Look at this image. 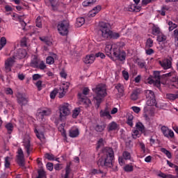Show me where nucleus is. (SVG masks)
<instances>
[{
	"mask_svg": "<svg viewBox=\"0 0 178 178\" xmlns=\"http://www.w3.org/2000/svg\"><path fill=\"white\" fill-rule=\"evenodd\" d=\"M104 51L108 58H111L112 55H113V56L117 58V59L121 62L126 60V52L123 51H120V47L118 44H111L106 43Z\"/></svg>",
	"mask_w": 178,
	"mask_h": 178,
	"instance_id": "1",
	"label": "nucleus"
},
{
	"mask_svg": "<svg viewBox=\"0 0 178 178\" xmlns=\"http://www.w3.org/2000/svg\"><path fill=\"white\" fill-rule=\"evenodd\" d=\"M92 91L95 94L93 97L94 102H95L97 107H99V104L102 102V99L108 95V93L106 92V86L104 83H100L92 88Z\"/></svg>",
	"mask_w": 178,
	"mask_h": 178,
	"instance_id": "2",
	"label": "nucleus"
},
{
	"mask_svg": "<svg viewBox=\"0 0 178 178\" xmlns=\"http://www.w3.org/2000/svg\"><path fill=\"white\" fill-rule=\"evenodd\" d=\"M114 155L115 153L113 152V149H112V148H106L104 156L102 159H99L97 162L98 166L112 168V161H113V158H115Z\"/></svg>",
	"mask_w": 178,
	"mask_h": 178,
	"instance_id": "3",
	"label": "nucleus"
},
{
	"mask_svg": "<svg viewBox=\"0 0 178 178\" xmlns=\"http://www.w3.org/2000/svg\"><path fill=\"white\" fill-rule=\"evenodd\" d=\"M98 33L102 40H108L111 37V34H112L111 25L106 22H100L99 24Z\"/></svg>",
	"mask_w": 178,
	"mask_h": 178,
	"instance_id": "4",
	"label": "nucleus"
},
{
	"mask_svg": "<svg viewBox=\"0 0 178 178\" xmlns=\"http://www.w3.org/2000/svg\"><path fill=\"white\" fill-rule=\"evenodd\" d=\"M69 22L64 20L58 23L57 26L58 31L60 35H67L69 34Z\"/></svg>",
	"mask_w": 178,
	"mask_h": 178,
	"instance_id": "5",
	"label": "nucleus"
},
{
	"mask_svg": "<svg viewBox=\"0 0 178 178\" xmlns=\"http://www.w3.org/2000/svg\"><path fill=\"white\" fill-rule=\"evenodd\" d=\"M59 118L60 120H62L66 116L70 115V105L68 103H64L59 107Z\"/></svg>",
	"mask_w": 178,
	"mask_h": 178,
	"instance_id": "6",
	"label": "nucleus"
},
{
	"mask_svg": "<svg viewBox=\"0 0 178 178\" xmlns=\"http://www.w3.org/2000/svg\"><path fill=\"white\" fill-rule=\"evenodd\" d=\"M23 146L29 156V155H30V154L33 151V147H31L30 135L26 134L24 136L23 139Z\"/></svg>",
	"mask_w": 178,
	"mask_h": 178,
	"instance_id": "7",
	"label": "nucleus"
},
{
	"mask_svg": "<svg viewBox=\"0 0 178 178\" xmlns=\"http://www.w3.org/2000/svg\"><path fill=\"white\" fill-rule=\"evenodd\" d=\"M154 77L155 79L152 78H148L147 83L149 84H154V86H156L159 87L161 86V72L155 71L154 72Z\"/></svg>",
	"mask_w": 178,
	"mask_h": 178,
	"instance_id": "8",
	"label": "nucleus"
},
{
	"mask_svg": "<svg viewBox=\"0 0 178 178\" xmlns=\"http://www.w3.org/2000/svg\"><path fill=\"white\" fill-rule=\"evenodd\" d=\"M145 95L147 98L146 105L154 106L156 104V100L155 99V94L152 90H146Z\"/></svg>",
	"mask_w": 178,
	"mask_h": 178,
	"instance_id": "9",
	"label": "nucleus"
},
{
	"mask_svg": "<svg viewBox=\"0 0 178 178\" xmlns=\"http://www.w3.org/2000/svg\"><path fill=\"white\" fill-rule=\"evenodd\" d=\"M152 106L147 105L143 108V116L145 119L154 118L155 116V110L152 108Z\"/></svg>",
	"mask_w": 178,
	"mask_h": 178,
	"instance_id": "10",
	"label": "nucleus"
},
{
	"mask_svg": "<svg viewBox=\"0 0 178 178\" xmlns=\"http://www.w3.org/2000/svg\"><path fill=\"white\" fill-rule=\"evenodd\" d=\"M16 62V58H13V56L11 58H8L5 61V70L6 73H9V72H12V67L15 65Z\"/></svg>",
	"mask_w": 178,
	"mask_h": 178,
	"instance_id": "11",
	"label": "nucleus"
},
{
	"mask_svg": "<svg viewBox=\"0 0 178 178\" xmlns=\"http://www.w3.org/2000/svg\"><path fill=\"white\" fill-rule=\"evenodd\" d=\"M161 133L166 138H175V132L172 129H169L166 126H162L161 127Z\"/></svg>",
	"mask_w": 178,
	"mask_h": 178,
	"instance_id": "12",
	"label": "nucleus"
},
{
	"mask_svg": "<svg viewBox=\"0 0 178 178\" xmlns=\"http://www.w3.org/2000/svg\"><path fill=\"white\" fill-rule=\"evenodd\" d=\"M27 56V51L24 49H18L13 55V58L16 59H24Z\"/></svg>",
	"mask_w": 178,
	"mask_h": 178,
	"instance_id": "13",
	"label": "nucleus"
},
{
	"mask_svg": "<svg viewBox=\"0 0 178 178\" xmlns=\"http://www.w3.org/2000/svg\"><path fill=\"white\" fill-rule=\"evenodd\" d=\"M159 63L165 70H168V69H170L172 67V61L169 59L160 60L159 61Z\"/></svg>",
	"mask_w": 178,
	"mask_h": 178,
	"instance_id": "14",
	"label": "nucleus"
},
{
	"mask_svg": "<svg viewBox=\"0 0 178 178\" xmlns=\"http://www.w3.org/2000/svg\"><path fill=\"white\" fill-rule=\"evenodd\" d=\"M17 162L20 166H24V154L22 148L18 149Z\"/></svg>",
	"mask_w": 178,
	"mask_h": 178,
	"instance_id": "15",
	"label": "nucleus"
},
{
	"mask_svg": "<svg viewBox=\"0 0 178 178\" xmlns=\"http://www.w3.org/2000/svg\"><path fill=\"white\" fill-rule=\"evenodd\" d=\"M115 88L118 91L117 97H118V98H120L124 95V86H123L122 83H118L115 85Z\"/></svg>",
	"mask_w": 178,
	"mask_h": 178,
	"instance_id": "16",
	"label": "nucleus"
},
{
	"mask_svg": "<svg viewBox=\"0 0 178 178\" xmlns=\"http://www.w3.org/2000/svg\"><path fill=\"white\" fill-rule=\"evenodd\" d=\"M79 134L80 130L77 127H73L69 131V136L71 138H76Z\"/></svg>",
	"mask_w": 178,
	"mask_h": 178,
	"instance_id": "17",
	"label": "nucleus"
},
{
	"mask_svg": "<svg viewBox=\"0 0 178 178\" xmlns=\"http://www.w3.org/2000/svg\"><path fill=\"white\" fill-rule=\"evenodd\" d=\"M70 86V83L69 82H65L62 84L60 89L63 90L61 92H60V98H63L65 95H66V92H67V90L69 89V87Z\"/></svg>",
	"mask_w": 178,
	"mask_h": 178,
	"instance_id": "18",
	"label": "nucleus"
},
{
	"mask_svg": "<svg viewBox=\"0 0 178 178\" xmlns=\"http://www.w3.org/2000/svg\"><path fill=\"white\" fill-rule=\"evenodd\" d=\"M95 60V56H94V54H90L86 56V58L83 60V62L86 65H90L91 63H94Z\"/></svg>",
	"mask_w": 178,
	"mask_h": 178,
	"instance_id": "19",
	"label": "nucleus"
},
{
	"mask_svg": "<svg viewBox=\"0 0 178 178\" xmlns=\"http://www.w3.org/2000/svg\"><path fill=\"white\" fill-rule=\"evenodd\" d=\"M40 60L37 56H32L31 61V67H38V64L40 63Z\"/></svg>",
	"mask_w": 178,
	"mask_h": 178,
	"instance_id": "20",
	"label": "nucleus"
},
{
	"mask_svg": "<svg viewBox=\"0 0 178 178\" xmlns=\"http://www.w3.org/2000/svg\"><path fill=\"white\" fill-rule=\"evenodd\" d=\"M100 117L104 118V119H108V120L112 119V115H111V113L108 109L102 110L100 111Z\"/></svg>",
	"mask_w": 178,
	"mask_h": 178,
	"instance_id": "21",
	"label": "nucleus"
},
{
	"mask_svg": "<svg viewBox=\"0 0 178 178\" xmlns=\"http://www.w3.org/2000/svg\"><path fill=\"white\" fill-rule=\"evenodd\" d=\"M17 102L18 104H19V105H21L22 106H23V105H26L27 102H29L27 99L23 97L22 95H19L17 96Z\"/></svg>",
	"mask_w": 178,
	"mask_h": 178,
	"instance_id": "22",
	"label": "nucleus"
},
{
	"mask_svg": "<svg viewBox=\"0 0 178 178\" xmlns=\"http://www.w3.org/2000/svg\"><path fill=\"white\" fill-rule=\"evenodd\" d=\"M101 10V6H97L95 7L92 10L89 12V17H94L97 13Z\"/></svg>",
	"mask_w": 178,
	"mask_h": 178,
	"instance_id": "23",
	"label": "nucleus"
},
{
	"mask_svg": "<svg viewBox=\"0 0 178 178\" xmlns=\"http://www.w3.org/2000/svg\"><path fill=\"white\" fill-rule=\"evenodd\" d=\"M38 113L40 116H49V115L52 113V111H51V108H44L39 111Z\"/></svg>",
	"mask_w": 178,
	"mask_h": 178,
	"instance_id": "24",
	"label": "nucleus"
},
{
	"mask_svg": "<svg viewBox=\"0 0 178 178\" xmlns=\"http://www.w3.org/2000/svg\"><path fill=\"white\" fill-rule=\"evenodd\" d=\"M106 127L104 124H97L94 126V129L97 133H102V131L105 130Z\"/></svg>",
	"mask_w": 178,
	"mask_h": 178,
	"instance_id": "25",
	"label": "nucleus"
},
{
	"mask_svg": "<svg viewBox=\"0 0 178 178\" xmlns=\"http://www.w3.org/2000/svg\"><path fill=\"white\" fill-rule=\"evenodd\" d=\"M128 10H129V12H140V10H141V7L136 4H131L128 8Z\"/></svg>",
	"mask_w": 178,
	"mask_h": 178,
	"instance_id": "26",
	"label": "nucleus"
},
{
	"mask_svg": "<svg viewBox=\"0 0 178 178\" xmlns=\"http://www.w3.org/2000/svg\"><path fill=\"white\" fill-rule=\"evenodd\" d=\"M35 133L37 136V138L40 140V141H44L45 140V136H44V133L42 131H40V130L37 129V128L35 129Z\"/></svg>",
	"mask_w": 178,
	"mask_h": 178,
	"instance_id": "27",
	"label": "nucleus"
},
{
	"mask_svg": "<svg viewBox=\"0 0 178 178\" xmlns=\"http://www.w3.org/2000/svg\"><path fill=\"white\" fill-rule=\"evenodd\" d=\"M13 157L10 156H6L4 159V166L6 169H9L10 167V162H12Z\"/></svg>",
	"mask_w": 178,
	"mask_h": 178,
	"instance_id": "28",
	"label": "nucleus"
},
{
	"mask_svg": "<svg viewBox=\"0 0 178 178\" xmlns=\"http://www.w3.org/2000/svg\"><path fill=\"white\" fill-rule=\"evenodd\" d=\"M109 131H115L118 130V124L115 122H111L108 126Z\"/></svg>",
	"mask_w": 178,
	"mask_h": 178,
	"instance_id": "29",
	"label": "nucleus"
},
{
	"mask_svg": "<svg viewBox=\"0 0 178 178\" xmlns=\"http://www.w3.org/2000/svg\"><path fill=\"white\" fill-rule=\"evenodd\" d=\"M152 30V33L153 35H159V34L161 33V29H159V26L157 25H153Z\"/></svg>",
	"mask_w": 178,
	"mask_h": 178,
	"instance_id": "30",
	"label": "nucleus"
},
{
	"mask_svg": "<svg viewBox=\"0 0 178 178\" xmlns=\"http://www.w3.org/2000/svg\"><path fill=\"white\" fill-rule=\"evenodd\" d=\"M97 2V0H86L82 3L83 6L84 8H87V6H91V5H94Z\"/></svg>",
	"mask_w": 178,
	"mask_h": 178,
	"instance_id": "31",
	"label": "nucleus"
},
{
	"mask_svg": "<svg viewBox=\"0 0 178 178\" xmlns=\"http://www.w3.org/2000/svg\"><path fill=\"white\" fill-rule=\"evenodd\" d=\"M172 81L175 83H172L170 86V88H178V76H174L172 78Z\"/></svg>",
	"mask_w": 178,
	"mask_h": 178,
	"instance_id": "32",
	"label": "nucleus"
},
{
	"mask_svg": "<svg viewBox=\"0 0 178 178\" xmlns=\"http://www.w3.org/2000/svg\"><path fill=\"white\" fill-rule=\"evenodd\" d=\"M84 23H86V19L84 17H79L76 19V27H81Z\"/></svg>",
	"mask_w": 178,
	"mask_h": 178,
	"instance_id": "33",
	"label": "nucleus"
},
{
	"mask_svg": "<svg viewBox=\"0 0 178 178\" xmlns=\"http://www.w3.org/2000/svg\"><path fill=\"white\" fill-rule=\"evenodd\" d=\"M136 127L140 133H144L145 131V127L141 122H137L136 124Z\"/></svg>",
	"mask_w": 178,
	"mask_h": 178,
	"instance_id": "34",
	"label": "nucleus"
},
{
	"mask_svg": "<svg viewBox=\"0 0 178 178\" xmlns=\"http://www.w3.org/2000/svg\"><path fill=\"white\" fill-rule=\"evenodd\" d=\"M58 130L61 132V136H63L64 138H67L66 131L65 130V124H61L58 127Z\"/></svg>",
	"mask_w": 178,
	"mask_h": 178,
	"instance_id": "35",
	"label": "nucleus"
},
{
	"mask_svg": "<svg viewBox=\"0 0 178 178\" xmlns=\"http://www.w3.org/2000/svg\"><path fill=\"white\" fill-rule=\"evenodd\" d=\"M56 58V54H54L53 57L52 56H48L46 59V62L47 63V65H54V63H55V58Z\"/></svg>",
	"mask_w": 178,
	"mask_h": 178,
	"instance_id": "36",
	"label": "nucleus"
},
{
	"mask_svg": "<svg viewBox=\"0 0 178 178\" xmlns=\"http://www.w3.org/2000/svg\"><path fill=\"white\" fill-rule=\"evenodd\" d=\"M168 99H170V101H175V99H177L178 98V91L176 94H172L169 93L166 95Z\"/></svg>",
	"mask_w": 178,
	"mask_h": 178,
	"instance_id": "37",
	"label": "nucleus"
},
{
	"mask_svg": "<svg viewBox=\"0 0 178 178\" xmlns=\"http://www.w3.org/2000/svg\"><path fill=\"white\" fill-rule=\"evenodd\" d=\"M6 130L8 131V134H11L13 131V124L8 122L5 125Z\"/></svg>",
	"mask_w": 178,
	"mask_h": 178,
	"instance_id": "38",
	"label": "nucleus"
},
{
	"mask_svg": "<svg viewBox=\"0 0 178 178\" xmlns=\"http://www.w3.org/2000/svg\"><path fill=\"white\" fill-rule=\"evenodd\" d=\"M141 136V133H140V131L138 129H133L132 130V137L133 138H138Z\"/></svg>",
	"mask_w": 178,
	"mask_h": 178,
	"instance_id": "39",
	"label": "nucleus"
},
{
	"mask_svg": "<svg viewBox=\"0 0 178 178\" xmlns=\"http://www.w3.org/2000/svg\"><path fill=\"white\" fill-rule=\"evenodd\" d=\"M157 176H159V177H161V178H176V177L172 175H166L162 172H160L157 174Z\"/></svg>",
	"mask_w": 178,
	"mask_h": 178,
	"instance_id": "40",
	"label": "nucleus"
},
{
	"mask_svg": "<svg viewBox=\"0 0 178 178\" xmlns=\"http://www.w3.org/2000/svg\"><path fill=\"white\" fill-rule=\"evenodd\" d=\"M90 173L92 175H101V177H104L105 176V173L102 172V171L99 170H97V169H92L90 171Z\"/></svg>",
	"mask_w": 178,
	"mask_h": 178,
	"instance_id": "41",
	"label": "nucleus"
},
{
	"mask_svg": "<svg viewBox=\"0 0 178 178\" xmlns=\"http://www.w3.org/2000/svg\"><path fill=\"white\" fill-rule=\"evenodd\" d=\"M157 41H159V42H163V41H166V36L160 33L157 36Z\"/></svg>",
	"mask_w": 178,
	"mask_h": 178,
	"instance_id": "42",
	"label": "nucleus"
},
{
	"mask_svg": "<svg viewBox=\"0 0 178 178\" xmlns=\"http://www.w3.org/2000/svg\"><path fill=\"white\" fill-rule=\"evenodd\" d=\"M154 47V40L152 39L149 38L147 40L145 48H152Z\"/></svg>",
	"mask_w": 178,
	"mask_h": 178,
	"instance_id": "43",
	"label": "nucleus"
},
{
	"mask_svg": "<svg viewBox=\"0 0 178 178\" xmlns=\"http://www.w3.org/2000/svg\"><path fill=\"white\" fill-rule=\"evenodd\" d=\"M79 95L80 98L82 99V102H83L85 105H87V106H90V105H91V100H90V99H84L81 97V94H79Z\"/></svg>",
	"mask_w": 178,
	"mask_h": 178,
	"instance_id": "44",
	"label": "nucleus"
},
{
	"mask_svg": "<svg viewBox=\"0 0 178 178\" xmlns=\"http://www.w3.org/2000/svg\"><path fill=\"white\" fill-rule=\"evenodd\" d=\"M133 169H134V167H133V165L131 163L127 164L124 167V170L125 172H133Z\"/></svg>",
	"mask_w": 178,
	"mask_h": 178,
	"instance_id": "45",
	"label": "nucleus"
},
{
	"mask_svg": "<svg viewBox=\"0 0 178 178\" xmlns=\"http://www.w3.org/2000/svg\"><path fill=\"white\" fill-rule=\"evenodd\" d=\"M120 37V33L113 32L111 31V33L109 38H113V40H118Z\"/></svg>",
	"mask_w": 178,
	"mask_h": 178,
	"instance_id": "46",
	"label": "nucleus"
},
{
	"mask_svg": "<svg viewBox=\"0 0 178 178\" xmlns=\"http://www.w3.org/2000/svg\"><path fill=\"white\" fill-rule=\"evenodd\" d=\"M36 26L40 29L42 27V18L40 16L38 17L36 19Z\"/></svg>",
	"mask_w": 178,
	"mask_h": 178,
	"instance_id": "47",
	"label": "nucleus"
},
{
	"mask_svg": "<svg viewBox=\"0 0 178 178\" xmlns=\"http://www.w3.org/2000/svg\"><path fill=\"white\" fill-rule=\"evenodd\" d=\"M38 69H40V70H45L47 69V65H45V63L44 61H39V64L38 66Z\"/></svg>",
	"mask_w": 178,
	"mask_h": 178,
	"instance_id": "48",
	"label": "nucleus"
},
{
	"mask_svg": "<svg viewBox=\"0 0 178 178\" xmlns=\"http://www.w3.org/2000/svg\"><path fill=\"white\" fill-rule=\"evenodd\" d=\"M161 152H163V154H165V155H166V156L168 157L169 159H170L172 158V154L170 153V152H169L166 149L161 148Z\"/></svg>",
	"mask_w": 178,
	"mask_h": 178,
	"instance_id": "49",
	"label": "nucleus"
},
{
	"mask_svg": "<svg viewBox=\"0 0 178 178\" xmlns=\"http://www.w3.org/2000/svg\"><path fill=\"white\" fill-rule=\"evenodd\" d=\"M122 158H124L126 161H129L131 159V155L129 152L125 151L122 153Z\"/></svg>",
	"mask_w": 178,
	"mask_h": 178,
	"instance_id": "50",
	"label": "nucleus"
},
{
	"mask_svg": "<svg viewBox=\"0 0 178 178\" xmlns=\"http://www.w3.org/2000/svg\"><path fill=\"white\" fill-rule=\"evenodd\" d=\"M79 114H80V108H76L72 112V118H74V119H76V118H77Z\"/></svg>",
	"mask_w": 178,
	"mask_h": 178,
	"instance_id": "51",
	"label": "nucleus"
},
{
	"mask_svg": "<svg viewBox=\"0 0 178 178\" xmlns=\"http://www.w3.org/2000/svg\"><path fill=\"white\" fill-rule=\"evenodd\" d=\"M6 45V38L2 37L0 40V51Z\"/></svg>",
	"mask_w": 178,
	"mask_h": 178,
	"instance_id": "52",
	"label": "nucleus"
},
{
	"mask_svg": "<svg viewBox=\"0 0 178 178\" xmlns=\"http://www.w3.org/2000/svg\"><path fill=\"white\" fill-rule=\"evenodd\" d=\"M40 40H41L42 41V42H44L45 44H47V45H52V42H51L48 39V38L40 37Z\"/></svg>",
	"mask_w": 178,
	"mask_h": 178,
	"instance_id": "53",
	"label": "nucleus"
},
{
	"mask_svg": "<svg viewBox=\"0 0 178 178\" xmlns=\"http://www.w3.org/2000/svg\"><path fill=\"white\" fill-rule=\"evenodd\" d=\"M168 26H169V31H173V30H175V29H176V27H177V25L176 24H173L172 22H169L168 23Z\"/></svg>",
	"mask_w": 178,
	"mask_h": 178,
	"instance_id": "54",
	"label": "nucleus"
},
{
	"mask_svg": "<svg viewBox=\"0 0 178 178\" xmlns=\"http://www.w3.org/2000/svg\"><path fill=\"white\" fill-rule=\"evenodd\" d=\"M104 139L103 138H100L97 141L96 149H99V148H101V147H104Z\"/></svg>",
	"mask_w": 178,
	"mask_h": 178,
	"instance_id": "55",
	"label": "nucleus"
},
{
	"mask_svg": "<svg viewBox=\"0 0 178 178\" xmlns=\"http://www.w3.org/2000/svg\"><path fill=\"white\" fill-rule=\"evenodd\" d=\"M138 99V93L137 91H134L132 94L131 95V99L133 101H136V99Z\"/></svg>",
	"mask_w": 178,
	"mask_h": 178,
	"instance_id": "56",
	"label": "nucleus"
},
{
	"mask_svg": "<svg viewBox=\"0 0 178 178\" xmlns=\"http://www.w3.org/2000/svg\"><path fill=\"white\" fill-rule=\"evenodd\" d=\"M137 63L141 69H144V67H145V61H144V60H138Z\"/></svg>",
	"mask_w": 178,
	"mask_h": 178,
	"instance_id": "57",
	"label": "nucleus"
},
{
	"mask_svg": "<svg viewBox=\"0 0 178 178\" xmlns=\"http://www.w3.org/2000/svg\"><path fill=\"white\" fill-rule=\"evenodd\" d=\"M35 86H36L38 91H41V90H42V81H38L35 83Z\"/></svg>",
	"mask_w": 178,
	"mask_h": 178,
	"instance_id": "58",
	"label": "nucleus"
},
{
	"mask_svg": "<svg viewBox=\"0 0 178 178\" xmlns=\"http://www.w3.org/2000/svg\"><path fill=\"white\" fill-rule=\"evenodd\" d=\"M56 94H58V89H54L50 93V98L51 99H55V97H56Z\"/></svg>",
	"mask_w": 178,
	"mask_h": 178,
	"instance_id": "59",
	"label": "nucleus"
},
{
	"mask_svg": "<svg viewBox=\"0 0 178 178\" xmlns=\"http://www.w3.org/2000/svg\"><path fill=\"white\" fill-rule=\"evenodd\" d=\"M45 158H47V159H48L49 161H54L55 160V156H54V154H45Z\"/></svg>",
	"mask_w": 178,
	"mask_h": 178,
	"instance_id": "60",
	"label": "nucleus"
},
{
	"mask_svg": "<svg viewBox=\"0 0 178 178\" xmlns=\"http://www.w3.org/2000/svg\"><path fill=\"white\" fill-rule=\"evenodd\" d=\"M131 109H132V111L135 113H140V112H141V108L138 106H132L131 108Z\"/></svg>",
	"mask_w": 178,
	"mask_h": 178,
	"instance_id": "61",
	"label": "nucleus"
},
{
	"mask_svg": "<svg viewBox=\"0 0 178 178\" xmlns=\"http://www.w3.org/2000/svg\"><path fill=\"white\" fill-rule=\"evenodd\" d=\"M122 76L124 77V80H129V72L126 70H123Z\"/></svg>",
	"mask_w": 178,
	"mask_h": 178,
	"instance_id": "62",
	"label": "nucleus"
},
{
	"mask_svg": "<svg viewBox=\"0 0 178 178\" xmlns=\"http://www.w3.org/2000/svg\"><path fill=\"white\" fill-rule=\"evenodd\" d=\"M21 45L22 47H27V38H23L21 40Z\"/></svg>",
	"mask_w": 178,
	"mask_h": 178,
	"instance_id": "63",
	"label": "nucleus"
},
{
	"mask_svg": "<svg viewBox=\"0 0 178 178\" xmlns=\"http://www.w3.org/2000/svg\"><path fill=\"white\" fill-rule=\"evenodd\" d=\"M69 175H70V165H67L66 168H65V176L69 177Z\"/></svg>",
	"mask_w": 178,
	"mask_h": 178,
	"instance_id": "64",
	"label": "nucleus"
}]
</instances>
